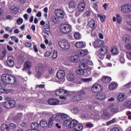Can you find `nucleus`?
Here are the masks:
<instances>
[{"label": "nucleus", "mask_w": 131, "mask_h": 131, "mask_svg": "<svg viewBox=\"0 0 131 131\" xmlns=\"http://www.w3.org/2000/svg\"><path fill=\"white\" fill-rule=\"evenodd\" d=\"M2 80L6 84H14L17 81L15 76L10 74H4L2 76Z\"/></svg>", "instance_id": "nucleus-1"}, {"label": "nucleus", "mask_w": 131, "mask_h": 131, "mask_svg": "<svg viewBox=\"0 0 131 131\" xmlns=\"http://www.w3.org/2000/svg\"><path fill=\"white\" fill-rule=\"evenodd\" d=\"M5 100L7 101L4 103V106L7 109L13 108L15 105H16V102H15L14 100H12L11 97L6 96L5 97Z\"/></svg>", "instance_id": "nucleus-2"}, {"label": "nucleus", "mask_w": 131, "mask_h": 131, "mask_svg": "<svg viewBox=\"0 0 131 131\" xmlns=\"http://www.w3.org/2000/svg\"><path fill=\"white\" fill-rule=\"evenodd\" d=\"M59 29L62 33L67 34V33L71 32L72 30V26L70 24H62L60 26Z\"/></svg>", "instance_id": "nucleus-3"}, {"label": "nucleus", "mask_w": 131, "mask_h": 131, "mask_svg": "<svg viewBox=\"0 0 131 131\" xmlns=\"http://www.w3.org/2000/svg\"><path fill=\"white\" fill-rule=\"evenodd\" d=\"M55 95L59 96L62 100H66L67 96L69 95V92L64 89H58L55 92Z\"/></svg>", "instance_id": "nucleus-4"}, {"label": "nucleus", "mask_w": 131, "mask_h": 131, "mask_svg": "<svg viewBox=\"0 0 131 131\" xmlns=\"http://www.w3.org/2000/svg\"><path fill=\"white\" fill-rule=\"evenodd\" d=\"M85 95V92L83 90L79 91L77 94L71 98L72 102H78L82 99V96Z\"/></svg>", "instance_id": "nucleus-5"}, {"label": "nucleus", "mask_w": 131, "mask_h": 131, "mask_svg": "<svg viewBox=\"0 0 131 131\" xmlns=\"http://www.w3.org/2000/svg\"><path fill=\"white\" fill-rule=\"evenodd\" d=\"M58 45L60 48L63 50H69V49H70V43L66 39L60 40L58 42Z\"/></svg>", "instance_id": "nucleus-6"}, {"label": "nucleus", "mask_w": 131, "mask_h": 131, "mask_svg": "<svg viewBox=\"0 0 131 131\" xmlns=\"http://www.w3.org/2000/svg\"><path fill=\"white\" fill-rule=\"evenodd\" d=\"M72 123V128H73L75 131H81L83 129L82 125L79 124L78 121L74 120V122H73Z\"/></svg>", "instance_id": "nucleus-7"}, {"label": "nucleus", "mask_w": 131, "mask_h": 131, "mask_svg": "<svg viewBox=\"0 0 131 131\" xmlns=\"http://www.w3.org/2000/svg\"><path fill=\"white\" fill-rule=\"evenodd\" d=\"M80 69L76 70V73L78 75H83L84 74V70L89 69V66L85 64H80L79 66Z\"/></svg>", "instance_id": "nucleus-8"}, {"label": "nucleus", "mask_w": 131, "mask_h": 131, "mask_svg": "<svg viewBox=\"0 0 131 131\" xmlns=\"http://www.w3.org/2000/svg\"><path fill=\"white\" fill-rule=\"evenodd\" d=\"M36 77H40L42 73H43V71L45 70V67H43V65L42 64H38L36 68Z\"/></svg>", "instance_id": "nucleus-9"}, {"label": "nucleus", "mask_w": 131, "mask_h": 131, "mask_svg": "<svg viewBox=\"0 0 131 131\" xmlns=\"http://www.w3.org/2000/svg\"><path fill=\"white\" fill-rule=\"evenodd\" d=\"M102 85L98 83H95L91 88V91L93 93H100L102 92Z\"/></svg>", "instance_id": "nucleus-10"}, {"label": "nucleus", "mask_w": 131, "mask_h": 131, "mask_svg": "<svg viewBox=\"0 0 131 131\" xmlns=\"http://www.w3.org/2000/svg\"><path fill=\"white\" fill-rule=\"evenodd\" d=\"M99 52L100 55L99 58L101 59V60H103V59H104V56H105V55L108 53V47L107 46L103 47L99 50Z\"/></svg>", "instance_id": "nucleus-11"}, {"label": "nucleus", "mask_w": 131, "mask_h": 131, "mask_svg": "<svg viewBox=\"0 0 131 131\" xmlns=\"http://www.w3.org/2000/svg\"><path fill=\"white\" fill-rule=\"evenodd\" d=\"M69 9L68 12L70 13H73L74 12V9L76 7V3L74 1L71 0L69 2Z\"/></svg>", "instance_id": "nucleus-12"}, {"label": "nucleus", "mask_w": 131, "mask_h": 131, "mask_svg": "<svg viewBox=\"0 0 131 131\" xmlns=\"http://www.w3.org/2000/svg\"><path fill=\"white\" fill-rule=\"evenodd\" d=\"M121 10L123 11V13L128 14L131 12V5L126 4L121 7Z\"/></svg>", "instance_id": "nucleus-13"}, {"label": "nucleus", "mask_w": 131, "mask_h": 131, "mask_svg": "<svg viewBox=\"0 0 131 131\" xmlns=\"http://www.w3.org/2000/svg\"><path fill=\"white\" fill-rule=\"evenodd\" d=\"M6 63L9 67H13L15 65V58L12 56L7 57Z\"/></svg>", "instance_id": "nucleus-14"}, {"label": "nucleus", "mask_w": 131, "mask_h": 131, "mask_svg": "<svg viewBox=\"0 0 131 131\" xmlns=\"http://www.w3.org/2000/svg\"><path fill=\"white\" fill-rule=\"evenodd\" d=\"M106 98H107V96L104 93H99L95 95V99L97 101H104L106 99Z\"/></svg>", "instance_id": "nucleus-15"}, {"label": "nucleus", "mask_w": 131, "mask_h": 131, "mask_svg": "<svg viewBox=\"0 0 131 131\" xmlns=\"http://www.w3.org/2000/svg\"><path fill=\"white\" fill-rule=\"evenodd\" d=\"M48 104L49 105H52L53 106H56V105L59 104L60 101L57 98H50L48 101Z\"/></svg>", "instance_id": "nucleus-16"}, {"label": "nucleus", "mask_w": 131, "mask_h": 131, "mask_svg": "<svg viewBox=\"0 0 131 131\" xmlns=\"http://www.w3.org/2000/svg\"><path fill=\"white\" fill-rule=\"evenodd\" d=\"M55 14L57 17V18H60V19L64 18V12L61 9H57L54 11Z\"/></svg>", "instance_id": "nucleus-17"}, {"label": "nucleus", "mask_w": 131, "mask_h": 131, "mask_svg": "<svg viewBox=\"0 0 131 131\" xmlns=\"http://www.w3.org/2000/svg\"><path fill=\"white\" fill-rule=\"evenodd\" d=\"M72 122H74V120L72 121L67 119L63 121V126L67 127H69V128H72V124L73 123Z\"/></svg>", "instance_id": "nucleus-18"}, {"label": "nucleus", "mask_w": 131, "mask_h": 131, "mask_svg": "<svg viewBox=\"0 0 131 131\" xmlns=\"http://www.w3.org/2000/svg\"><path fill=\"white\" fill-rule=\"evenodd\" d=\"M93 45L94 48L102 47L104 46V41H103V40H100L99 39H97L94 42Z\"/></svg>", "instance_id": "nucleus-19"}, {"label": "nucleus", "mask_w": 131, "mask_h": 131, "mask_svg": "<svg viewBox=\"0 0 131 131\" xmlns=\"http://www.w3.org/2000/svg\"><path fill=\"white\" fill-rule=\"evenodd\" d=\"M56 76L59 79H63L65 77V72L63 70L58 71L57 72Z\"/></svg>", "instance_id": "nucleus-20"}, {"label": "nucleus", "mask_w": 131, "mask_h": 131, "mask_svg": "<svg viewBox=\"0 0 131 131\" xmlns=\"http://www.w3.org/2000/svg\"><path fill=\"white\" fill-rule=\"evenodd\" d=\"M85 9V3L84 1L80 2L78 6V10L79 12H83Z\"/></svg>", "instance_id": "nucleus-21"}, {"label": "nucleus", "mask_w": 131, "mask_h": 131, "mask_svg": "<svg viewBox=\"0 0 131 131\" xmlns=\"http://www.w3.org/2000/svg\"><path fill=\"white\" fill-rule=\"evenodd\" d=\"M125 99H126V95L123 93H120L118 96V102H123Z\"/></svg>", "instance_id": "nucleus-22"}, {"label": "nucleus", "mask_w": 131, "mask_h": 131, "mask_svg": "<svg viewBox=\"0 0 131 131\" xmlns=\"http://www.w3.org/2000/svg\"><path fill=\"white\" fill-rule=\"evenodd\" d=\"M81 64H84L85 65H90L93 66V61L90 59L86 58H83L82 60V63Z\"/></svg>", "instance_id": "nucleus-23"}, {"label": "nucleus", "mask_w": 131, "mask_h": 131, "mask_svg": "<svg viewBox=\"0 0 131 131\" xmlns=\"http://www.w3.org/2000/svg\"><path fill=\"white\" fill-rule=\"evenodd\" d=\"M78 56L80 57H84V56H86L89 54V52L86 50H81L78 52Z\"/></svg>", "instance_id": "nucleus-24"}, {"label": "nucleus", "mask_w": 131, "mask_h": 131, "mask_svg": "<svg viewBox=\"0 0 131 131\" xmlns=\"http://www.w3.org/2000/svg\"><path fill=\"white\" fill-rule=\"evenodd\" d=\"M88 26L90 28H95L96 27V21L94 19H91L88 23Z\"/></svg>", "instance_id": "nucleus-25"}, {"label": "nucleus", "mask_w": 131, "mask_h": 131, "mask_svg": "<svg viewBox=\"0 0 131 131\" xmlns=\"http://www.w3.org/2000/svg\"><path fill=\"white\" fill-rule=\"evenodd\" d=\"M67 79L68 81H73L75 79V77L73 74L68 73L67 75Z\"/></svg>", "instance_id": "nucleus-26"}, {"label": "nucleus", "mask_w": 131, "mask_h": 131, "mask_svg": "<svg viewBox=\"0 0 131 131\" xmlns=\"http://www.w3.org/2000/svg\"><path fill=\"white\" fill-rule=\"evenodd\" d=\"M84 45H85V43L81 41L77 42L75 43V47L77 49H82L84 48Z\"/></svg>", "instance_id": "nucleus-27"}, {"label": "nucleus", "mask_w": 131, "mask_h": 131, "mask_svg": "<svg viewBox=\"0 0 131 131\" xmlns=\"http://www.w3.org/2000/svg\"><path fill=\"white\" fill-rule=\"evenodd\" d=\"M112 80V79H111V77L108 76H103L102 79V81L104 83H108L110 82Z\"/></svg>", "instance_id": "nucleus-28"}, {"label": "nucleus", "mask_w": 131, "mask_h": 131, "mask_svg": "<svg viewBox=\"0 0 131 131\" xmlns=\"http://www.w3.org/2000/svg\"><path fill=\"white\" fill-rule=\"evenodd\" d=\"M117 86H118V84H117V83L114 82V83H111L109 85L108 89L109 90H115V89H116Z\"/></svg>", "instance_id": "nucleus-29"}, {"label": "nucleus", "mask_w": 131, "mask_h": 131, "mask_svg": "<svg viewBox=\"0 0 131 131\" xmlns=\"http://www.w3.org/2000/svg\"><path fill=\"white\" fill-rule=\"evenodd\" d=\"M123 40L126 43L129 42V40H130V36L127 34L124 35L123 36Z\"/></svg>", "instance_id": "nucleus-30"}, {"label": "nucleus", "mask_w": 131, "mask_h": 131, "mask_svg": "<svg viewBox=\"0 0 131 131\" xmlns=\"http://www.w3.org/2000/svg\"><path fill=\"white\" fill-rule=\"evenodd\" d=\"M1 130L2 131H10V128L8 125L4 124L1 126Z\"/></svg>", "instance_id": "nucleus-31"}, {"label": "nucleus", "mask_w": 131, "mask_h": 131, "mask_svg": "<svg viewBox=\"0 0 131 131\" xmlns=\"http://www.w3.org/2000/svg\"><path fill=\"white\" fill-rule=\"evenodd\" d=\"M111 52L113 55H118V50L116 47H112Z\"/></svg>", "instance_id": "nucleus-32"}, {"label": "nucleus", "mask_w": 131, "mask_h": 131, "mask_svg": "<svg viewBox=\"0 0 131 131\" xmlns=\"http://www.w3.org/2000/svg\"><path fill=\"white\" fill-rule=\"evenodd\" d=\"M123 106L126 108H131V100H127L126 101L124 104Z\"/></svg>", "instance_id": "nucleus-33"}, {"label": "nucleus", "mask_w": 131, "mask_h": 131, "mask_svg": "<svg viewBox=\"0 0 131 131\" xmlns=\"http://www.w3.org/2000/svg\"><path fill=\"white\" fill-rule=\"evenodd\" d=\"M74 37L75 39L79 40L81 38V34L79 32H76L74 34Z\"/></svg>", "instance_id": "nucleus-34"}, {"label": "nucleus", "mask_w": 131, "mask_h": 131, "mask_svg": "<svg viewBox=\"0 0 131 131\" xmlns=\"http://www.w3.org/2000/svg\"><path fill=\"white\" fill-rule=\"evenodd\" d=\"M31 67V62L28 61L25 63L24 68L25 69L29 70V69Z\"/></svg>", "instance_id": "nucleus-35"}, {"label": "nucleus", "mask_w": 131, "mask_h": 131, "mask_svg": "<svg viewBox=\"0 0 131 131\" xmlns=\"http://www.w3.org/2000/svg\"><path fill=\"white\" fill-rule=\"evenodd\" d=\"M43 28L44 29H45V31H47V32H50V23H49V21L46 22V24L44 26Z\"/></svg>", "instance_id": "nucleus-36"}, {"label": "nucleus", "mask_w": 131, "mask_h": 131, "mask_svg": "<svg viewBox=\"0 0 131 131\" xmlns=\"http://www.w3.org/2000/svg\"><path fill=\"white\" fill-rule=\"evenodd\" d=\"M54 120H55V121H58V122H62V117L61 114L55 116Z\"/></svg>", "instance_id": "nucleus-37"}, {"label": "nucleus", "mask_w": 131, "mask_h": 131, "mask_svg": "<svg viewBox=\"0 0 131 131\" xmlns=\"http://www.w3.org/2000/svg\"><path fill=\"white\" fill-rule=\"evenodd\" d=\"M53 124H54V117H52L49 122H48V127H52V126L53 125Z\"/></svg>", "instance_id": "nucleus-38"}, {"label": "nucleus", "mask_w": 131, "mask_h": 131, "mask_svg": "<svg viewBox=\"0 0 131 131\" xmlns=\"http://www.w3.org/2000/svg\"><path fill=\"white\" fill-rule=\"evenodd\" d=\"M79 58L78 55H74L71 57V60L72 62L75 63V62H77Z\"/></svg>", "instance_id": "nucleus-39"}, {"label": "nucleus", "mask_w": 131, "mask_h": 131, "mask_svg": "<svg viewBox=\"0 0 131 131\" xmlns=\"http://www.w3.org/2000/svg\"><path fill=\"white\" fill-rule=\"evenodd\" d=\"M111 112L113 113V114L118 113V112H119V108L118 107H113L111 109Z\"/></svg>", "instance_id": "nucleus-40"}, {"label": "nucleus", "mask_w": 131, "mask_h": 131, "mask_svg": "<svg viewBox=\"0 0 131 131\" xmlns=\"http://www.w3.org/2000/svg\"><path fill=\"white\" fill-rule=\"evenodd\" d=\"M40 125L42 127H46L48 126V122L46 121L41 120L40 121Z\"/></svg>", "instance_id": "nucleus-41"}, {"label": "nucleus", "mask_w": 131, "mask_h": 131, "mask_svg": "<svg viewBox=\"0 0 131 131\" xmlns=\"http://www.w3.org/2000/svg\"><path fill=\"white\" fill-rule=\"evenodd\" d=\"M71 111L72 113H74V114H77V113L79 112V110H78V108L77 107H74L71 108Z\"/></svg>", "instance_id": "nucleus-42"}, {"label": "nucleus", "mask_w": 131, "mask_h": 131, "mask_svg": "<svg viewBox=\"0 0 131 131\" xmlns=\"http://www.w3.org/2000/svg\"><path fill=\"white\" fill-rule=\"evenodd\" d=\"M103 115L104 116H105V118H104V119L107 120L108 118H109V113H108V111L106 110H103Z\"/></svg>", "instance_id": "nucleus-43"}, {"label": "nucleus", "mask_w": 131, "mask_h": 131, "mask_svg": "<svg viewBox=\"0 0 131 131\" xmlns=\"http://www.w3.org/2000/svg\"><path fill=\"white\" fill-rule=\"evenodd\" d=\"M60 115L61 116L62 121H65V120H67V119L68 118V115L65 114H61Z\"/></svg>", "instance_id": "nucleus-44"}, {"label": "nucleus", "mask_w": 131, "mask_h": 131, "mask_svg": "<svg viewBox=\"0 0 131 131\" xmlns=\"http://www.w3.org/2000/svg\"><path fill=\"white\" fill-rule=\"evenodd\" d=\"M116 17L117 23H118L119 24H121V21H122V18H121V16H120V15L117 14Z\"/></svg>", "instance_id": "nucleus-45"}, {"label": "nucleus", "mask_w": 131, "mask_h": 131, "mask_svg": "<svg viewBox=\"0 0 131 131\" xmlns=\"http://www.w3.org/2000/svg\"><path fill=\"white\" fill-rule=\"evenodd\" d=\"M82 81L84 82H90V81H92L93 80L92 78H85L82 79Z\"/></svg>", "instance_id": "nucleus-46"}, {"label": "nucleus", "mask_w": 131, "mask_h": 131, "mask_svg": "<svg viewBox=\"0 0 131 131\" xmlns=\"http://www.w3.org/2000/svg\"><path fill=\"white\" fill-rule=\"evenodd\" d=\"M10 38L12 40H14L16 43H18V42H19V39H18L17 37L15 36H11Z\"/></svg>", "instance_id": "nucleus-47"}, {"label": "nucleus", "mask_w": 131, "mask_h": 131, "mask_svg": "<svg viewBox=\"0 0 131 131\" xmlns=\"http://www.w3.org/2000/svg\"><path fill=\"white\" fill-rule=\"evenodd\" d=\"M9 127L10 129H14V128H16V127H17V126H16L15 124L11 123L9 124Z\"/></svg>", "instance_id": "nucleus-48"}, {"label": "nucleus", "mask_w": 131, "mask_h": 131, "mask_svg": "<svg viewBox=\"0 0 131 131\" xmlns=\"http://www.w3.org/2000/svg\"><path fill=\"white\" fill-rule=\"evenodd\" d=\"M92 114L93 115V116H94V118H97V117H98L99 115V112H96V111L93 112V113H92Z\"/></svg>", "instance_id": "nucleus-49"}, {"label": "nucleus", "mask_w": 131, "mask_h": 131, "mask_svg": "<svg viewBox=\"0 0 131 131\" xmlns=\"http://www.w3.org/2000/svg\"><path fill=\"white\" fill-rule=\"evenodd\" d=\"M58 57V53L57 52V51H54L53 52L52 58L53 59H56Z\"/></svg>", "instance_id": "nucleus-50"}, {"label": "nucleus", "mask_w": 131, "mask_h": 131, "mask_svg": "<svg viewBox=\"0 0 131 131\" xmlns=\"http://www.w3.org/2000/svg\"><path fill=\"white\" fill-rule=\"evenodd\" d=\"M16 23L18 25H21L23 23V19L22 18H18V19L16 20Z\"/></svg>", "instance_id": "nucleus-51"}, {"label": "nucleus", "mask_w": 131, "mask_h": 131, "mask_svg": "<svg viewBox=\"0 0 131 131\" xmlns=\"http://www.w3.org/2000/svg\"><path fill=\"white\" fill-rule=\"evenodd\" d=\"M5 56H6V51H3L0 52V57L1 58H5Z\"/></svg>", "instance_id": "nucleus-52"}, {"label": "nucleus", "mask_w": 131, "mask_h": 131, "mask_svg": "<svg viewBox=\"0 0 131 131\" xmlns=\"http://www.w3.org/2000/svg\"><path fill=\"white\" fill-rule=\"evenodd\" d=\"M119 61L122 64H123V63H124V62H125V59H124V57H123V55H122L121 56V57L120 58V59H119Z\"/></svg>", "instance_id": "nucleus-53"}, {"label": "nucleus", "mask_w": 131, "mask_h": 131, "mask_svg": "<svg viewBox=\"0 0 131 131\" xmlns=\"http://www.w3.org/2000/svg\"><path fill=\"white\" fill-rule=\"evenodd\" d=\"M92 104H93V106H94V107H96V106H99V105H100V102H98L97 101H93L92 102Z\"/></svg>", "instance_id": "nucleus-54"}, {"label": "nucleus", "mask_w": 131, "mask_h": 131, "mask_svg": "<svg viewBox=\"0 0 131 131\" xmlns=\"http://www.w3.org/2000/svg\"><path fill=\"white\" fill-rule=\"evenodd\" d=\"M116 122V120H115V119H113L112 120L108 121L107 123V125H110V124H112V123H115V122Z\"/></svg>", "instance_id": "nucleus-55"}, {"label": "nucleus", "mask_w": 131, "mask_h": 131, "mask_svg": "<svg viewBox=\"0 0 131 131\" xmlns=\"http://www.w3.org/2000/svg\"><path fill=\"white\" fill-rule=\"evenodd\" d=\"M125 48L128 51H131V43H129L125 46Z\"/></svg>", "instance_id": "nucleus-56"}, {"label": "nucleus", "mask_w": 131, "mask_h": 131, "mask_svg": "<svg viewBox=\"0 0 131 131\" xmlns=\"http://www.w3.org/2000/svg\"><path fill=\"white\" fill-rule=\"evenodd\" d=\"M11 13L12 14H17L18 13V10H17V8H14L12 10H11Z\"/></svg>", "instance_id": "nucleus-57"}, {"label": "nucleus", "mask_w": 131, "mask_h": 131, "mask_svg": "<svg viewBox=\"0 0 131 131\" xmlns=\"http://www.w3.org/2000/svg\"><path fill=\"white\" fill-rule=\"evenodd\" d=\"M51 55H52V52H51V51H47L45 54V57H50Z\"/></svg>", "instance_id": "nucleus-58"}, {"label": "nucleus", "mask_w": 131, "mask_h": 131, "mask_svg": "<svg viewBox=\"0 0 131 131\" xmlns=\"http://www.w3.org/2000/svg\"><path fill=\"white\" fill-rule=\"evenodd\" d=\"M58 17H53L52 19V21L55 24H58Z\"/></svg>", "instance_id": "nucleus-59"}, {"label": "nucleus", "mask_w": 131, "mask_h": 131, "mask_svg": "<svg viewBox=\"0 0 131 131\" xmlns=\"http://www.w3.org/2000/svg\"><path fill=\"white\" fill-rule=\"evenodd\" d=\"M5 84H6V83L4 82L3 80H2V77H1V80H0V86L1 88H4V86H5Z\"/></svg>", "instance_id": "nucleus-60"}, {"label": "nucleus", "mask_w": 131, "mask_h": 131, "mask_svg": "<svg viewBox=\"0 0 131 131\" xmlns=\"http://www.w3.org/2000/svg\"><path fill=\"white\" fill-rule=\"evenodd\" d=\"M86 127H93L94 126V124H92L91 123L88 122L86 124Z\"/></svg>", "instance_id": "nucleus-61"}, {"label": "nucleus", "mask_w": 131, "mask_h": 131, "mask_svg": "<svg viewBox=\"0 0 131 131\" xmlns=\"http://www.w3.org/2000/svg\"><path fill=\"white\" fill-rule=\"evenodd\" d=\"M126 55L127 58L128 59V60H131V52H127Z\"/></svg>", "instance_id": "nucleus-62"}, {"label": "nucleus", "mask_w": 131, "mask_h": 131, "mask_svg": "<svg viewBox=\"0 0 131 131\" xmlns=\"http://www.w3.org/2000/svg\"><path fill=\"white\" fill-rule=\"evenodd\" d=\"M125 89H129L131 88V82H129L124 86Z\"/></svg>", "instance_id": "nucleus-63"}, {"label": "nucleus", "mask_w": 131, "mask_h": 131, "mask_svg": "<svg viewBox=\"0 0 131 131\" xmlns=\"http://www.w3.org/2000/svg\"><path fill=\"white\" fill-rule=\"evenodd\" d=\"M110 131H120L119 128L118 127H114Z\"/></svg>", "instance_id": "nucleus-64"}]
</instances>
